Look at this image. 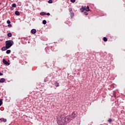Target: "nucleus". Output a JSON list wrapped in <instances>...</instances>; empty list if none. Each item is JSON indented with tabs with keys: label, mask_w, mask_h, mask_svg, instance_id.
I'll return each instance as SVG.
<instances>
[{
	"label": "nucleus",
	"mask_w": 125,
	"mask_h": 125,
	"mask_svg": "<svg viewBox=\"0 0 125 125\" xmlns=\"http://www.w3.org/2000/svg\"><path fill=\"white\" fill-rule=\"evenodd\" d=\"M52 2H53L52 0H49L48 1V3H52Z\"/></svg>",
	"instance_id": "5701e85b"
},
{
	"label": "nucleus",
	"mask_w": 125,
	"mask_h": 125,
	"mask_svg": "<svg viewBox=\"0 0 125 125\" xmlns=\"http://www.w3.org/2000/svg\"><path fill=\"white\" fill-rule=\"evenodd\" d=\"M103 40H104V42H107V41H108V40L107 39V38H106V37H104L103 38Z\"/></svg>",
	"instance_id": "f3484780"
},
{
	"label": "nucleus",
	"mask_w": 125,
	"mask_h": 125,
	"mask_svg": "<svg viewBox=\"0 0 125 125\" xmlns=\"http://www.w3.org/2000/svg\"><path fill=\"white\" fill-rule=\"evenodd\" d=\"M111 122H112V119H110V123H111Z\"/></svg>",
	"instance_id": "2f4dec72"
},
{
	"label": "nucleus",
	"mask_w": 125,
	"mask_h": 125,
	"mask_svg": "<svg viewBox=\"0 0 125 125\" xmlns=\"http://www.w3.org/2000/svg\"><path fill=\"white\" fill-rule=\"evenodd\" d=\"M82 8L80 9V10L82 12H83V10H86V6H82Z\"/></svg>",
	"instance_id": "20e7f679"
},
{
	"label": "nucleus",
	"mask_w": 125,
	"mask_h": 125,
	"mask_svg": "<svg viewBox=\"0 0 125 125\" xmlns=\"http://www.w3.org/2000/svg\"><path fill=\"white\" fill-rule=\"evenodd\" d=\"M54 84L56 87H58V86H59V83L57 82H55Z\"/></svg>",
	"instance_id": "6e6552de"
},
{
	"label": "nucleus",
	"mask_w": 125,
	"mask_h": 125,
	"mask_svg": "<svg viewBox=\"0 0 125 125\" xmlns=\"http://www.w3.org/2000/svg\"><path fill=\"white\" fill-rule=\"evenodd\" d=\"M108 123H110V119L108 120Z\"/></svg>",
	"instance_id": "7c9ffc66"
},
{
	"label": "nucleus",
	"mask_w": 125,
	"mask_h": 125,
	"mask_svg": "<svg viewBox=\"0 0 125 125\" xmlns=\"http://www.w3.org/2000/svg\"><path fill=\"white\" fill-rule=\"evenodd\" d=\"M13 43V41H9L6 42V47L7 48H9L10 47H11L12 46V45Z\"/></svg>",
	"instance_id": "7ed1b4c3"
},
{
	"label": "nucleus",
	"mask_w": 125,
	"mask_h": 125,
	"mask_svg": "<svg viewBox=\"0 0 125 125\" xmlns=\"http://www.w3.org/2000/svg\"><path fill=\"white\" fill-rule=\"evenodd\" d=\"M76 117H77V114L75 113V112H73L72 115L66 116V119L68 121V123H70V122L72 120H74Z\"/></svg>",
	"instance_id": "f03ea898"
},
{
	"label": "nucleus",
	"mask_w": 125,
	"mask_h": 125,
	"mask_svg": "<svg viewBox=\"0 0 125 125\" xmlns=\"http://www.w3.org/2000/svg\"><path fill=\"white\" fill-rule=\"evenodd\" d=\"M46 82H47L46 79L44 80V83H46Z\"/></svg>",
	"instance_id": "c756f323"
},
{
	"label": "nucleus",
	"mask_w": 125,
	"mask_h": 125,
	"mask_svg": "<svg viewBox=\"0 0 125 125\" xmlns=\"http://www.w3.org/2000/svg\"><path fill=\"white\" fill-rule=\"evenodd\" d=\"M6 49H8V48H7L6 47H6H2V50H3V51L6 50Z\"/></svg>",
	"instance_id": "4468645a"
},
{
	"label": "nucleus",
	"mask_w": 125,
	"mask_h": 125,
	"mask_svg": "<svg viewBox=\"0 0 125 125\" xmlns=\"http://www.w3.org/2000/svg\"><path fill=\"white\" fill-rule=\"evenodd\" d=\"M74 15H75L74 14V12H70V16H71V18L74 17Z\"/></svg>",
	"instance_id": "9b49d317"
},
{
	"label": "nucleus",
	"mask_w": 125,
	"mask_h": 125,
	"mask_svg": "<svg viewBox=\"0 0 125 125\" xmlns=\"http://www.w3.org/2000/svg\"><path fill=\"white\" fill-rule=\"evenodd\" d=\"M69 123V121L67 119V117H61L60 118H58L57 119V124L58 125H66V124H68Z\"/></svg>",
	"instance_id": "f257e3e1"
},
{
	"label": "nucleus",
	"mask_w": 125,
	"mask_h": 125,
	"mask_svg": "<svg viewBox=\"0 0 125 125\" xmlns=\"http://www.w3.org/2000/svg\"><path fill=\"white\" fill-rule=\"evenodd\" d=\"M1 122H3L4 123H6V119L4 118H1L0 119Z\"/></svg>",
	"instance_id": "1a4fd4ad"
},
{
	"label": "nucleus",
	"mask_w": 125,
	"mask_h": 125,
	"mask_svg": "<svg viewBox=\"0 0 125 125\" xmlns=\"http://www.w3.org/2000/svg\"><path fill=\"white\" fill-rule=\"evenodd\" d=\"M40 15H42V16L46 15V13H45L44 12H41V13H40Z\"/></svg>",
	"instance_id": "2eb2a0df"
},
{
	"label": "nucleus",
	"mask_w": 125,
	"mask_h": 125,
	"mask_svg": "<svg viewBox=\"0 0 125 125\" xmlns=\"http://www.w3.org/2000/svg\"><path fill=\"white\" fill-rule=\"evenodd\" d=\"M84 15H88V14L86 12H84Z\"/></svg>",
	"instance_id": "a878e982"
},
{
	"label": "nucleus",
	"mask_w": 125,
	"mask_h": 125,
	"mask_svg": "<svg viewBox=\"0 0 125 125\" xmlns=\"http://www.w3.org/2000/svg\"><path fill=\"white\" fill-rule=\"evenodd\" d=\"M15 14L16 15L19 16V15H20V13L19 12V11H16L15 12Z\"/></svg>",
	"instance_id": "9d476101"
},
{
	"label": "nucleus",
	"mask_w": 125,
	"mask_h": 125,
	"mask_svg": "<svg viewBox=\"0 0 125 125\" xmlns=\"http://www.w3.org/2000/svg\"><path fill=\"white\" fill-rule=\"evenodd\" d=\"M46 15L49 16V15H50V14L49 13H48L46 14Z\"/></svg>",
	"instance_id": "cd10ccee"
},
{
	"label": "nucleus",
	"mask_w": 125,
	"mask_h": 125,
	"mask_svg": "<svg viewBox=\"0 0 125 125\" xmlns=\"http://www.w3.org/2000/svg\"><path fill=\"white\" fill-rule=\"evenodd\" d=\"M10 52H11V50H7L6 52V53H7V54H9V53H10Z\"/></svg>",
	"instance_id": "dca6fc26"
},
{
	"label": "nucleus",
	"mask_w": 125,
	"mask_h": 125,
	"mask_svg": "<svg viewBox=\"0 0 125 125\" xmlns=\"http://www.w3.org/2000/svg\"><path fill=\"white\" fill-rule=\"evenodd\" d=\"M70 1L71 2H72L73 3H74V2H75L76 1V0H70Z\"/></svg>",
	"instance_id": "b1692460"
},
{
	"label": "nucleus",
	"mask_w": 125,
	"mask_h": 125,
	"mask_svg": "<svg viewBox=\"0 0 125 125\" xmlns=\"http://www.w3.org/2000/svg\"><path fill=\"white\" fill-rule=\"evenodd\" d=\"M12 7H16V4L13 3L12 4Z\"/></svg>",
	"instance_id": "6ab92c4d"
},
{
	"label": "nucleus",
	"mask_w": 125,
	"mask_h": 125,
	"mask_svg": "<svg viewBox=\"0 0 125 125\" xmlns=\"http://www.w3.org/2000/svg\"><path fill=\"white\" fill-rule=\"evenodd\" d=\"M2 75H3V74L1 73V72H0V76H2Z\"/></svg>",
	"instance_id": "c85d7f7f"
},
{
	"label": "nucleus",
	"mask_w": 125,
	"mask_h": 125,
	"mask_svg": "<svg viewBox=\"0 0 125 125\" xmlns=\"http://www.w3.org/2000/svg\"><path fill=\"white\" fill-rule=\"evenodd\" d=\"M1 105H2V99H0V106Z\"/></svg>",
	"instance_id": "a211bd4d"
},
{
	"label": "nucleus",
	"mask_w": 125,
	"mask_h": 125,
	"mask_svg": "<svg viewBox=\"0 0 125 125\" xmlns=\"http://www.w3.org/2000/svg\"><path fill=\"white\" fill-rule=\"evenodd\" d=\"M7 24H10V23H11V22H10V21L8 20V21H7Z\"/></svg>",
	"instance_id": "393cba45"
},
{
	"label": "nucleus",
	"mask_w": 125,
	"mask_h": 125,
	"mask_svg": "<svg viewBox=\"0 0 125 125\" xmlns=\"http://www.w3.org/2000/svg\"><path fill=\"white\" fill-rule=\"evenodd\" d=\"M42 23H43L44 25H45V24H46V21L43 20V21H42Z\"/></svg>",
	"instance_id": "aec40b11"
},
{
	"label": "nucleus",
	"mask_w": 125,
	"mask_h": 125,
	"mask_svg": "<svg viewBox=\"0 0 125 125\" xmlns=\"http://www.w3.org/2000/svg\"><path fill=\"white\" fill-rule=\"evenodd\" d=\"M110 87H111V88H114V87H115V86H114V84H111Z\"/></svg>",
	"instance_id": "412c9836"
},
{
	"label": "nucleus",
	"mask_w": 125,
	"mask_h": 125,
	"mask_svg": "<svg viewBox=\"0 0 125 125\" xmlns=\"http://www.w3.org/2000/svg\"><path fill=\"white\" fill-rule=\"evenodd\" d=\"M8 27H12V25H11L10 23L8 25Z\"/></svg>",
	"instance_id": "bb28decb"
},
{
	"label": "nucleus",
	"mask_w": 125,
	"mask_h": 125,
	"mask_svg": "<svg viewBox=\"0 0 125 125\" xmlns=\"http://www.w3.org/2000/svg\"><path fill=\"white\" fill-rule=\"evenodd\" d=\"M69 12H73V9H72L71 8H69Z\"/></svg>",
	"instance_id": "4be33fe9"
},
{
	"label": "nucleus",
	"mask_w": 125,
	"mask_h": 125,
	"mask_svg": "<svg viewBox=\"0 0 125 125\" xmlns=\"http://www.w3.org/2000/svg\"><path fill=\"white\" fill-rule=\"evenodd\" d=\"M3 63H4V64H5V65H9L10 63H8V62H7V61H6V60H5V59L3 60Z\"/></svg>",
	"instance_id": "39448f33"
},
{
	"label": "nucleus",
	"mask_w": 125,
	"mask_h": 125,
	"mask_svg": "<svg viewBox=\"0 0 125 125\" xmlns=\"http://www.w3.org/2000/svg\"><path fill=\"white\" fill-rule=\"evenodd\" d=\"M86 11H90V9H89V7L88 6L86 7Z\"/></svg>",
	"instance_id": "ddd939ff"
},
{
	"label": "nucleus",
	"mask_w": 125,
	"mask_h": 125,
	"mask_svg": "<svg viewBox=\"0 0 125 125\" xmlns=\"http://www.w3.org/2000/svg\"><path fill=\"white\" fill-rule=\"evenodd\" d=\"M32 34H36L37 33V30L35 29H33L31 30Z\"/></svg>",
	"instance_id": "423d86ee"
},
{
	"label": "nucleus",
	"mask_w": 125,
	"mask_h": 125,
	"mask_svg": "<svg viewBox=\"0 0 125 125\" xmlns=\"http://www.w3.org/2000/svg\"><path fill=\"white\" fill-rule=\"evenodd\" d=\"M5 82V79L4 78H1L0 79V83H2Z\"/></svg>",
	"instance_id": "0eeeda50"
},
{
	"label": "nucleus",
	"mask_w": 125,
	"mask_h": 125,
	"mask_svg": "<svg viewBox=\"0 0 125 125\" xmlns=\"http://www.w3.org/2000/svg\"><path fill=\"white\" fill-rule=\"evenodd\" d=\"M7 36L8 37H9V38H11V37H12V34H11V33H9L7 34Z\"/></svg>",
	"instance_id": "f8f14e48"
}]
</instances>
